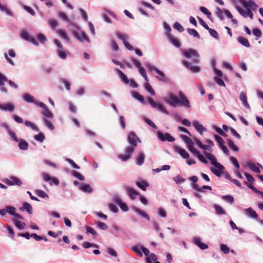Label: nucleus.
Listing matches in <instances>:
<instances>
[{
	"label": "nucleus",
	"mask_w": 263,
	"mask_h": 263,
	"mask_svg": "<svg viewBox=\"0 0 263 263\" xmlns=\"http://www.w3.org/2000/svg\"><path fill=\"white\" fill-rule=\"evenodd\" d=\"M187 31L190 35H192L194 37H196L198 39H200V36L199 34V33H198V32L195 29L187 28Z\"/></svg>",
	"instance_id": "nucleus-34"
},
{
	"label": "nucleus",
	"mask_w": 263,
	"mask_h": 263,
	"mask_svg": "<svg viewBox=\"0 0 263 263\" xmlns=\"http://www.w3.org/2000/svg\"><path fill=\"white\" fill-rule=\"evenodd\" d=\"M174 27L175 29L178 30L179 32H182L184 31L183 27L181 25L180 23L178 22L175 23Z\"/></svg>",
	"instance_id": "nucleus-64"
},
{
	"label": "nucleus",
	"mask_w": 263,
	"mask_h": 263,
	"mask_svg": "<svg viewBox=\"0 0 263 263\" xmlns=\"http://www.w3.org/2000/svg\"><path fill=\"white\" fill-rule=\"evenodd\" d=\"M14 108V105L11 103H6L4 104H0V109L3 110H8L12 112L13 111Z\"/></svg>",
	"instance_id": "nucleus-19"
},
{
	"label": "nucleus",
	"mask_w": 263,
	"mask_h": 263,
	"mask_svg": "<svg viewBox=\"0 0 263 263\" xmlns=\"http://www.w3.org/2000/svg\"><path fill=\"white\" fill-rule=\"evenodd\" d=\"M151 259H152V260L155 261L157 259V256L155 254L151 253L149 255V257H147L146 258V262H147V263H152V262L151 261Z\"/></svg>",
	"instance_id": "nucleus-50"
},
{
	"label": "nucleus",
	"mask_w": 263,
	"mask_h": 263,
	"mask_svg": "<svg viewBox=\"0 0 263 263\" xmlns=\"http://www.w3.org/2000/svg\"><path fill=\"white\" fill-rule=\"evenodd\" d=\"M25 124L28 127H30L33 130H38L37 127L30 121H25Z\"/></svg>",
	"instance_id": "nucleus-59"
},
{
	"label": "nucleus",
	"mask_w": 263,
	"mask_h": 263,
	"mask_svg": "<svg viewBox=\"0 0 263 263\" xmlns=\"http://www.w3.org/2000/svg\"><path fill=\"white\" fill-rule=\"evenodd\" d=\"M36 194L42 198H49L48 195L43 191L37 190L35 191Z\"/></svg>",
	"instance_id": "nucleus-41"
},
{
	"label": "nucleus",
	"mask_w": 263,
	"mask_h": 263,
	"mask_svg": "<svg viewBox=\"0 0 263 263\" xmlns=\"http://www.w3.org/2000/svg\"><path fill=\"white\" fill-rule=\"evenodd\" d=\"M215 140L218 143L219 145L220 146L224 143V141L223 139L217 135H214Z\"/></svg>",
	"instance_id": "nucleus-60"
},
{
	"label": "nucleus",
	"mask_w": 263,
	"mask_h": 263,
	"mask_svg": "<svg viewBox=\"0 0 263 263\" xmlns=\"http://www.w3.org/2000/svg\"><path fill=\"white\" fill-rule=\"evenodd\" d=\"M7 81L8 79L7 77L5 75L0 73V86L2 87H4L5 82Z\"/></svg>",
	"instance_id": "nucleus-48"
},
{
	"label": "nucleus",
	"mask_w": 263,
	"mask_h": 263,
	"mask_svg": "<svg viewBox=\"0 0 263 263\" xmlns=\"http://www.w3.org/2000/svg\"><path fill=\"white\" fill-rule=\"evenodd\" d=\"M204 154L207 159H208L211 161V163L216 167L221 168L222 165L217 162V159L213 154L206 152H204Z\"/></svg>",
	"instance_id": "nucleus-12"
},
{
	"label": "nucleus",
	"mask_w": 263,
	"mask_h": 263,
	"mask_svg": "<svg viewBox=\"0 0 263 263\" xmlns=\"http://www.w3.org/2000/svg\"><path fill=\"white\" fill-rule=\"evenodd\" d=\"M147 101L153 108H156L159 111H160L165 114L168 115L169 114V112L165 109L162 104L155 102L152 98L148 97L147 98Z\"/></svg>",
	"instance_id": "nucleus-4"
},
{
	"label": "nucleus",
	"mask_w": 263,
	"mask_h": 263,
	"mask_svg": "<svg viewBox=\"0 0 263 263\" xmlns=\"http://www.w3.org/2000/svg\"><path fill=\"white\" fill-rule=\"evenodd\" d=\"M246 214L250 217L253 218H257L258 217L257 214L251 208H249L246 210Z\"/></svg>",
	"instance_id": "nucleus-31"
},
{
	"label": "nucleus",
	"mask_w": 263,
	"mask_h": 263,
	"mask_svg": "<svg viewBox=\"0 0 263 263\" xmlns=\"http://www.w3.org/2000/svg\"><path fill=\"white\" fill-rule=\"evenodd\" d=\"M73 35L80 42H90V40L86 34L82 31H73Z\"/></svg>",
	"instance_id": "nucleus-5"
},
{
	"label": "nucleus",
	"mask_w": 263,
	"mask_h": 263,
	"mask_svg": "<svg viewBox=\"0 0 263 263\" xmlns=\"http://www.w3.org/2000/svg\"><path fill=\"white\" fill-rule=\"evenodd\" d=\"M8 213H9L11 215L14 216L15 214L16 209L12 206L8 205L7 206Z\"/></svg>",
	"instance_id": "nucleus-55"
},
{
	"label": "nucleus",
	"mask_w": 263,
	"mask_h": 263,
	"mask_svg": "<svg viewBox=\"0 0 263 263\" xmlns=\"http://www.w3.org/2000/svg\"><path fill=\"white\" fill-rule=\"evenodd\" d=\"M179 96L180 98V102L179 103L180 106H184L186 107H190V103L185 95L182 92L179 91Z\"/></svg>",
	"instance_id": "nucleus-8"
},
{
	"label": "nucleus",
	"mask_w": 263,
	"mask_h": 263,
	"mask_svg": "<svg viewBox=\"0 0 263 263\" xmlns=\"http://www.w3.org/2000/svg\"><path fill=\"white\" fill-rule=\"evenodd\" d=\"M4 182L6 184L9 186L14 185L21 186L22 184V182L21 181V180L18 178L14 176L11 177L10 179H6Z\"/></svg>",
	"instance_id": "nucleus-10"
},
{
	"label": "nucleus",
	"mask_w": 263,
	"mask_h": 263,
	"mask_svg": "<svg viewBox=\"0 0 263 263\" xmlns=\"http://www.w3.org/2000/svg\"><path fill=\"white\" fill-rule=\"evenodd\" d=\"M224 169V166L222 165L221 168L220 167H214L211 168V172L218 177H220L222 173L223 170Z\"/></svg>",
	"instance_id": "nucleus-22"
},
{
	"label": "nucleus",
	"mask_w": 263,
	"mask_h": 263,
	"mask_svg": "<svg viewBox=\"0 0 263 263\" xmlns=\"http://www.w3.org/2000/svg\"><path fill=\"white\" fill-rule=\"evenodd\" d=\"M86 232L87 233H90L93 236H97L98 233L97 232L91 227L87 226L86 227Z\"/></svg>",
	"instance_id": "nucleus-58"
},
{
	"label": "nucleus",
	"mask_w": 263,
	"mask_h": 263,
	"mask_svg": "<svg viewBox=\"0 0 263 263\" xmlns=\"http://www.w3.org/2000/svg\"><path fill=\"white\" fill-rule=\"evenodd\" d=\"M194 242L201 249L204 250L208 248V246L205 243L202 242L200 239L198 237L194 238Z\"/></svg>",
	"instance_id": "nucleus-25"
},
{
	"label": "nucleus",
	"mask_w": 263,
	"mask_h": 263,
	"mask_svg": "<svg viewBox=\"0 0 263 263\" xmlns=\"http://www.w3.org/2000/svg\"><path fill=\"white\" fill-rule=\"evenodd\" d=\"M164 101L170 106L175 107L180 102V99L173 94H170L167 98L165 99Z\"/></svg>",
	"instance_id": "nucleus-3"
},
{
	"label": "nucleus",
	"mask_w": 263,
	"mask_h": 263,
	"mask_svg": "<svg viewBox=\"0 0 263 263\" xmlns=\"http://www.w3.org/2000/svg\"><path fill=\"white\" fill-rule=\"evenodd\" d=\"M207 30H209V33L210 34V35L212 36H213V37H214L216 39H219L218 34L216 30H215L213 29L210 28H209V29H208Z\"/></svg>",
	"instance_id": "nucleus-47"
},
{
	"label": "nucleus",
	"mask_w": 263,
	"mask_h": 263,
	"mask_svg": "<svg viewBox=\"0 0 263 263\" xmlns=\"http://www.w3.org/2000/svg\"><path fill=\"white\" fill-rule=\"evenodd\" d=\"M220 250L224 254H228L230 252V249L226 245L224 244H221L220 245Z\"/></svg>",
	"instance_id": "nucleus-56"
},
{
	"label": "nucleus",
	"mask_w": 263,
	"mask_h": 263,
	"mask_svg": "<svg viewBox=\"0 0 263 263\" xmlns=\"http://www.w3.org/2000/svg\"><path fill=\"white\" fill-rule=\"evenodd\" d=\"M137 140L140 141L136 134L134 132H130L127 137V141L130 145L137 147Z\"/></svg>",
	"instance_id": "nucleus-7"
},
{
	"label": "nucleus",
	"mask_w": 263,
	"mask_h": 263,
	"mask_svg": "<svg viewBox=\"0 0 263 263\" xmlns=\"http://www.w3.org/2000/svg\"><path fill=\"white\" fill-rule=\"evenodd\" d=\"M83 247L86 249L89 248L91 247H95V248H98V245L94 244V243H91L87 241H85L83 242Z\"/></svg>",
	"instance_id": "nucleus-53"
},
{
	"label": "nucleus",
	"mask_w": 263,
	"mask_h": 263,
	"mask_svg": "<svg viewBox=\"0 0 263 263\" xmlns=\"http://www.w3.org/2000/svg\"><path fill=\"white\" fill-rule=\"evenodd\" d=\"M169 37H170V41L175 46H176V47H178V48L180 47V44L178 39H177L173 36H170Z\"/></svg>",
	"instance_id": "nucleus-42"
},
{
	"label": "nucleus",
	"mask_w": 263,
	"mask_h": 263,
	"mask_svg": "<svg viewBox=\"0 0 263 263\" xmlns=\"http://www.w3.org/2000/svg\"><path fill=\"white\" fill-rule=\"evenodd\" d=\"M136 147L130 145L125 148V155H119L118 158L123 161H126L129 159L132 154L134 153Z\"/></svg>",
	"instance_id": "nucleus-2"
},
{
	"label": "nucleus",
	"mask_w": 263,
	"mask_h": 263,
	"mask_svg": "<svg viewBox=\"0 0 263 263\" xmlns=\"http://www.w3.org/2000/svg\"><path fill=\"white\" fill-rule=\"evenodd\" d=\"M237 10H238L240 14L242 15L243 17H249L251 19L253 18V13H252L251 9L248 8L247 10H245L239 7H237Z\"/></svg>",
	"instance_id": "nucleus-13"
},
{
	"label": "nucleus",
	"mask_w": 263,
	"mask_h": 263,
	"mask_svg": "<svg viewBox=\"0 0 263 263\" xmlns=\"http://www.w3.org/2000/svg\"><path fill=\"white\" fill-rule=\"evenodd\" d=\"M193 125L195 128L202 135L203 132H205L206 129L198 121H194L193 122Z\"/></svg>",
	"instance_id": "nucleus-17"
},
{
	"label": "nucleus",
	"mask_w": 263,
	"mask_h": 263,
	"mask_svg": "<svg viewBox=\"0 0 263 263\" xmlns=\"http://www.w3.org/2000/svg\"><path fill=\"white\" fill-rule=\"evenodd\" d=\"M21 36L23 39H24V40H26L27 41L30 42L31 43H32L34 45H38V43L36 41L35 39H34V37H33L32 36H30L28 34V32L26 30H24L22 31V32L21 33Z\"/></svg>",
	"instance_id": "nucleus-9"
},
{
	"label": "nucleus",
	"mask_w": 263,
	"mask_h": 263,
	"mask_svg": "<svg viewBox=\"0 0 263 263\" xmlns=\"http://www.w3.org/2000/svg\"><path fill=\"white\" fill-rule=\"evenodd\" d=\"M157 136L159 139L162 141L173 142L175 141V138L168 133L163 134L162 132L158 131Z\"/></svg>",
	"instance_id": "nucleus-6"
},
{
	"label": "nucleus",
	"mask_w": 263,
	"mask_h": 263,
	"mask_svg": "<svg viewBox=\"0 0 263 263\" xmlns=\"http://www.w3.org/2000/svg\"><path fill=\"white\" fill-rule=\"evenodd\" d=\"M145 89L146 91H148L152 96H155V91L148 83H146L145 84Z\"/></svg>",
	"instance_id": "nucleus-43"
},
{
	"label": "nucleus",
	"mask_w": 263,
	"mask_h": 263,
	"mask_svg": "<svg viewBox=\"0 0 263 263\" xmlns=\"http://www.w3.org/2000/svg\"><path fill=\"white\" fill-rule=\"evenodd\" d=\"M19 148L22 150H27L28 148V144L23 140H21L18 144Z\"/></svg>",
	"instance_id": "nucleus-38"
},
{
	"label": "nucleus",
	"mask_w": 263,
	"mask_h": 263,
	"mask_svg": "<svg viewBox=\"0 0 263 263\" xmlns=\"http://www.w3.org/2000/svg\"><path fill=\"white\" fill-rule=\"evenodd\" d=\"M238 1L245 7L250 8L253 11L256 10L258 8V5L256 4L253 1H249L248 2L246 0H238Z\"/></svg>",
	"instance_id": "nucleus-11"
},
{
	"label": "nucleus",
	"mask_w": 263,
	"mask_h": 263,
	"mask_svg": "<svg viewBox=\"0 0 263 263\" xmlns=\"http://www.w3.org/2000/svg\"><path fill=\"white\" fill-rule=\"evenodd\" d=\"M23 98L24 101H25L26 102H29V103H35V102L36 101L35 100L34 98H33V97L29 93L24 94L23 96Z\"/></svg>",
	"instance_id": "nucleus-28"
},
{
	"label": "nucleus",
	"mask_w": 263,
	"mask_h": 263,
	"mask_svg": "<svg viewBox=\"0 0 263 263\" xmlns=\"http://www.w3.org/2000/svg\"><path fill=\"white\" fill-rule=\"evenodd\" d=\"M45 138V136L42 133H40L34 136V139L40 142H42Z\"/></svg>",
	"instance_id": "nucleus-46"
},
{
	"label": "nucleus",
	"mask_w": 263,
	"mask_h": 263,
	"mask_svg": "<svg viewBox=\"0 0 263 263\" xmlns=\"http://www.w3.org/2000/svg\"><path fill=\"white\" fill-rule=\"evenodd\" d=\"M214 208L216 211V214L217 215H223L225 214L226 212L223 210V209L219 205L217 204H214Z\"/></svg>",
	"instance_id": "nucleus-37"
},
{
	"label": "nucleus",
	"mask_w": 263,
	"mask_h": 263,
	"mask_svg": "<svg viewBox=\"0 0 263 263\" xmlns=\"http://www.w3.org/2000/svg\"><path fill=\"white\" fill-rule=\"evenodd\" d=\"M221 77H215L214 80L220 86H225V84L221 78Z\"/></svg>",
	"instance_id": "nucleus-52"
},
{
	"label": "nucleus",
	"mask_w": 263,
	"mask_h": 263,
	"mask_svg": "<svg viewBox=\"0 0 263 263\" xmlns=\"http://www.w3.org/2000/svg\"><path fill=\"white\" fill-rule=\"evenodd\" d=\"M175 151L180 154V155L184 159H189V154L187 153V152L178 146H176L175 148Z\"/></svg>",
	"instance_id": "nucleus-21"
},
{
	"label": "nucleus",
	"mask_w": 263,
	"mask_h": 263,
	"mask_svg": "<svg viewBox=\"0 0 263 263\" xmlns=\"http://www.w3.org/2000/svg\"><path fill=\"white\" fill-rule=\"evenodd\" d=\"M253 34L257 37H260L262 35L261 31L257 28H254L252 30Z\"/></svg>",
	"instance_id": "nucleus-51"
},
{
	"label": "nucleus",
	"mask_w": 263,
	"mask_h": 263,
	"mask_svg": "<svg viewBox=\"0 0 263 263\" xmlns=\"http://www.w3.org/2000/svg\"><path fill=\"white\" fill-rule=\"evenodd\" d=\"M20 210L21 211H24L25 210L30 214L32 213V206L30 203L28 202H24L23 203V206L21 207Z\"/></svg>",
	"instance_id": "nucleus-24"
},
{
	"label": "nucleus",
	"mask_w": 263,
	"mask_h": 263,
	"mask_svg": "<svg viewBox=\"0 0 263 263\" xmlns=\"http://www.w3.org/2000/svg\"><path fill=\"white\" fill-rule=\"evenodd\" d=\"M182 63L187 68L191 70L193 72H198L200 71V67L199 66L196 65L193 66L191 63L188 61L184 60L182 61Z\"/></svg>",
	"instance_id": "nucleus-14"
},
{
	"label": "nucleus",
	"mask_w": 263,
	"mask_h": 263,
	"mask_svg": "<svg viewBox=\"0 0 263 263\" xmlns=\"http://www.w3.org/2000/svg\"><path fill=\"white\" fill-rule=\"evenodd\" d=\"M227 143L230 148L233 149L234 151L238 152L239 151L238 147L235 145L234 142L231 139H228Z\"/></svg>",
	"instance_id": "nucleus-35"
},
{
	"label": "nucleus",
	"mask_w": 263,
	"mask_h": 263,
	"mask_svg": "<svg viewBox=\"0 0 263 263\" xmlns=\"http://www.w3.org/2000/svg\"><path fill=\"white\" fill-rule=\"evenodd\" d=\"M174 180L178 184L182 183L185 181V179L179 175L175 176Z\"/></svg>",
	"instance_id": "nucleus-63"
},
{
	"label": "nucleus",
	"mask_w": 263,
	"mask_h": 263,
	"mask_svg": "<svg viewBox=\"0 0 263 263\" xmlns=\"http://www.w3.org/2000/svg\"><path fill=\"white\" fill-rule=\"evenodd\" d=\"M14 222L15 226L19 229L22 230L24 229V226H25V223L24 222H22L16 219L14 220Z\"/></svg>",
	"instance_id": "nucleus-44"
},
{
	"label": "nucleus",
	"mask_w": 263,
	"mask_h": 263,
	"mask_svg": "<svg viewBox=\"0 0 263 263\" xmlns=\"http://www.w3.org/2000/svg\"><path fill=\"white\" fill-rule=\"evenodd\" d=\"M184 57L187 59L192 58L193 63L197 64L199 62V55L197 51L195 49H189L182 51Z\"/></svg>",
	"instance_id": "nucleus-1"
},
{
	"label": "nucleus",
	"mask_w": 263,
	"mask_h": 263,
	"mask_svg": "<svg viewBox=\"0 0 263 263\" xmlns=\"http://www.w3.org/2000/svg\"><path fill=\"white\" fill-rule=\"evenodd\" d=\"M80 190L86 193H91L93 191L89 184H83L80 186Z\"/></svg>",
	"instance_id": "nucleus-29"
},
{
	"label": "nucleus",
	"mask_w": 263,
	"mask_h": 263,
	"mask_svg": "<svg viewBox=\"0 0 263 263\" xmlns=\"http://www.w3.org/2000/svg\"><path fill=\"white\" fill-rule=\"evenodd\" d=\"M132 208L133 209V210L135 212H136L137 213H138L141 217H142L143 218H145L147 219L148 220L149 219V216L142 210L136 207V206H132Z\"/></svg>",
	"instance_id": "nucleus-23"
},
{
	"label": "nucleus",
	"mask_w": 263,
	"mask_h": 263,
	"mask_svg": "<svg viewBox=\"0 0 263 263\" xmlns=\"http://www.w3.org/2000/svg\"><path fill=\"white\" fill-rule=\"evenodd\" d=\"M126 191L127 192L130 198L134 200L136 199L137 196L139 195V193L129 186H125Z\"/></svg>",
	"instance_id": "nucleus-15"
},
{
	"label": "nucleus",
	"mask_w": 263,
	"mask_h": 263,
	"mask_svg": "<svg viewBox=\"0 0 263 263\" xmlns=\"http://www.w3.org/2000/svg\"><path fill=\"white\" fill-rule=\"evenodd\" d=\"M43 116L46 118H52L53 114L47 108L42 112Z\"/></svg>",
	"instance_id": "nucleus-45"
},
{
	"label": "nucleus",
	"mask_w": 263,
	"mask_h": 263,
	"mask_svg": "<svg viewBox=\"0 0 263 263\" xmlns=\"http://www.w3.org/2000/svg\"><path fill=\"white\" fill-rule=\"evenodd\" d=\"M222 199L225 200L226 201H228L230 203H232L234 202V198L233 196L230 195H226L222 196Z\"/></svg>",
	"instance_id": "nucleus-54"
},
{
	"label": "nucleus",
	"mask_w": 263,
	"mask_h": 263,
	"mask_svg": "<svg viewBox=\"0 0 263 263\" xmlns=\"http://www.w3.org/2000/svg\"><path fill=\"white\" fill-rule=\"evenodd\" d=\"M247 166L252 171L258 174L260 173L259 168L257 167L254 163L251 162H249L247 163Z\"/></svg>",
	"instance_id": "nucleus-30"
},
{
	"label": "nucleus",
	"mask_w": 263,
	"mask_h": 263,
	"mask_svg": "<svg viewBox=\"0 0 263 263\" xmlns=\"http://www.w3.org/2000/svg\"><path fill=\"white\" fill-rule=\"evenodd\" d=\"M151 69L155 70L158 74V76L156 77L158 80L162 82L165 81V75L164 73L154 67H151Z\"/></svg>",
	"instance_id": "nucleus-20"
},
{
	"label": "nucleus",
	"mask_w": 263,
	"mask_h": 263,
	"mask_svg": "<svg viewBox=\"0 0 263 263\" xmlns=\"http://www.w3.org/2000/svg\"><path fill=\"white\" fill-rule=\"evenodd\" d=\"M145 159V155L143 153H141L138 154L137 160H136V163L138 165H141L144 162Z\"/></svg>",
	"instance_id": "nucleus-32"
},
{
	"label": "nucleus",
	"mask_w": 263,
	"mask_h": 263,
	"mask_svg": "<svg viewBox=\"0 0 263 263\" xmlns=\"http://www.w3.org/2000/svg\"><path fill=\"white\" fill-rule=\"evenodd\" d=\"M59 35L61 36V37L63 38L65 41L69 42V39L66 33V32L63 29H59L57 31Z\"/></svg>",
	"instance_id": "nucleus-33"
},
{
	"label": "nucleus",
	"mask_w": 263,
	"mask_h": 263,
	"mask_svg": "<svg viewBox=\"0 0 263 263\" xmlns=\"http://www.w3.org/2000/svg\"><path fill=\"white\" fill-rule=\"evenodd\" d=\"M132 95L134 98L138 99L140 102L142 103H145L143 97L142 95H140L138 92L136 91H134L133 92Z\"/></svg>",
	"instance_id": "nucleus-36"
},
{
	"label": "nucleus",
	"mask_w": 263,
	"mask_h": 263,
	"mask_svg": "<svg viewBox=\"0 0 263 263\" xmlns=\"http://www.w3.org/2000/svg\"><path fill=\"white\" fill-rule=\"evenodd\" d=\"M118 73L120 74V76L123 81L126 84L129 83V80L127 76L120 69H117Z\"/></svg>",
	"instance_id": "nucleus-39"
},
{
	"label": "nucleus",
	"mask_w": 263,
	"mask_h": 263,
	"mask_svg": "<svg viewBox=\"0 0 263 263\" xmlns=\"http://www.w3.org/2000/svg\"><path fill=\"white\" fill-rule=\"evenodd\" d=\"M181 138L182 140H184V141L186 143L187 146L192 145V144L194 143L191 139L188 137L187 136L182 135H181Z\"/></svg>",
	"instance_id": "nucleus-40"
},
{
	"label": "nucleus",
	"mask_w": 263,
	"mask_h": 263,
	"mask_svg": "<svg viewBox=\"0 0 263 263\" xmlns=\"http://www.w3.org/2000/svg\"><path fill=\"white\" fill-rule=\"evenodd\" d=\"M117 36L118 39L121 40L123 41V44L127 42V37L125 34L123 33H118Z\"/></svg>",
	"instance_id": "nucleus-62"
},
{
	"label": "nucleus",
	"mask_w": 263,
	"mask_h": 263,
	"mask_svg": "<svg viewBox=\"0 0 263 263\" xmlns=\"http://www.w3.org/2000/svg\"><path fill=\"white\" fill-rule=\"evenodd\" d=\"M44 121L46 126L48 128H49L51 130L54 129V127L53 125L52 124V123L50 121H49V120H48L46 119H45Z\"/></svg>",
	"instance_id": "nucleus-61"
},
{
	"label": "nucleus",
	"mask_w": 263,
	"mask_h": 263,
	"mask_svg": "<svg viewBox=\"0 0 263 263\" xmlns=\"http://www.w3.org/2000/svg\"><path fill=\"white\" fill-rule=\"evenodd\" d=\"M136 184L139 188L144 191L146 190V187L149 185L148 183L145 181H137Z\"/></svg>",
	"instance_id": "nucleus-27"
},
{
	"label": "nucleus",
	"mask_w": 263,
	"mask_h": 263,
	"mask_svg": "<svg viewBox=\"0 0 263 263\" xmlns=\"http://www.w3.org/2000/svg\"><path fill=\"white\" fill-rule=\"evenodd\" d=\"M132 250L137 253L139 256L142 257L143 254L141 249L137 246H134L132 247Z\"/></svg>",
	"instance_id": "nucleus-49"
},
{
	"label": "nucleus",
	"mask_w": 263,
	"mask_h": 263,
	"mask_svg": "<svg viewBox=\"0 0 263 263\" xmlns=\"http://www.w3.org/2000/svg\"><path fill=\"white\" fill-rule=\"evenodd\" d=\"M239 99L242 101L243 105L247 108L250 109V106L247 101L246 93L244 91H241L239 96Z\"/></svg>",
	"instance_id": "nucleus-18"
},
{
	"label": "nucleus",
	"mask_w": 263,
	"mask_h": 263,
	"mask_svg": "<svg viewBox=\"0 0 263 263\" xmlns=\"http://www.w3.org/2000/svg\"><path fill=\"white\" fill-rule=\"evenodd\" d=\"M115 201L119 205L122 211L124 212H127L128 211L129 209L127 205L125 203L123 202L121 198L119 197H116L115 199Z\"/></svg>",
	"instance_id": "nucleus-16"
},
{
	"label": "nucleus",
	"mask_w": 263,
	"mask_h": 263,
	"mask_svg": "<svg viewBox=\"0 0 263 263\" xmlns=\"http://www.w3.org/2000/svg\"><path fill=\"white\" fill-rule=\"evenodd\" d=\"M238 41L243 46L246 47H250V44L248 39L243 36H239L238 37Z\"/></svg>",
	"instance_id": "nucleus-26"
},
{
	"label": "nucleus",
	"mask_w": 263,
	"mask_h": 263,
	"mask_svg": "<svg viewBox=\"0 0 263 263\" xmlns=\"http://www.w3.org/2000/svg\"><path fill=\"white\" fill-rule=\"evenodd\" d=\"M194 143L188 146L189 151L195 155H197L199 152L194 146Z\"/></svg>",
	"instance_id": "nucleus-57"
}]
</instances>
